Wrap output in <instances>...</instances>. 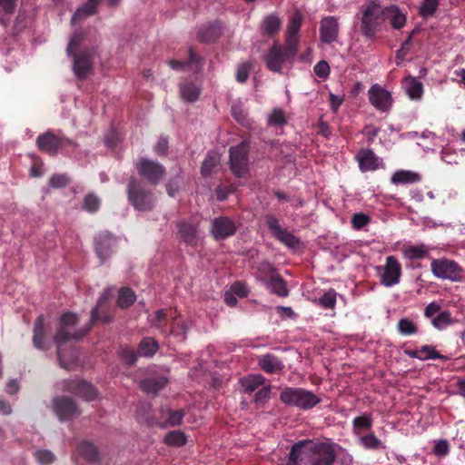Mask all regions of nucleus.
<instances>
[{
  "instance_id": "nucleus-1",
  "label": "nucleus",
  "mask_w": 465,
  "mask_h": 465,
  "mask_svg": "<svg viewBox=\"0 0 465 465\" xmlns=\"http://www.w3.org/2000/svg\"><path fill=\"white\" fill-rule=\"evenodd\" d=\"M78 322L77 315L73 312L63 313L59 320V326L56 333L54 336V341L57 346V357L62 367L68 368V363L73 362L76 355L71 351L67 357L63 349V345L69 341H79L84 337L89 331L90 327H83L74 332L70 331L71 328L74 327Z\"/></svg>"
},
{
  "instance_id": "nucleus-2",
  "label": "nucleus",
  "mask_w": 465,
  "mask_h": 465,
  "mask_svg": "<svg viewBox=\"0 0 465 465\" xmlns=\"http://www.w3.org/2000/svg\"><path fill=\"white\" fill-rule=\"evenodd\" d=\"M360 31L367 39H374L384 25L383 6L378 0H369L361 6Z\"/></svg>"
},
{
  "instance_id": "nucleus-3",
  "label": "nucleus",
  "mask_w": 465,
  "mask_h": 465,
  "mask_svg": "<svg viewBox=\"0 0 465 465\" xmlns=\"http://www.w3.org/2000/svg\"><path fill=\"white\" fill-rule=\"evenodd\" d=\"M127 197L131 205L139 212H150L155 206L156 197L153 191L135 177L129 180Z\"/></svg>"
},
{
  "instance_id": "nucleus-4",
  "label": "nucleus",
  "mask_w": 465,
  "mask_h": 465,
  "mask_svg": "<svg viewBox=\"0 0 465 465\" xmlns=\"http://www.w3.org/2000/svg\"><path fill=\"white\" fill-rule=\"evenodd\" d=\"M280 400L286 405L302 410H310L322 401V399L311 391L302 388L287 387L280 394Z\"/></svg>"
},
{
  "instance_id": "nucleus-5",
  "label": "nucleus",
  "mask_w": 465,
  "mask_h": 465,
  "mask_svg": "<svg viewBox=\"0 0 465 465\" xmlns=\"http://www.w3.org/2000/svg\"><path fill=\"white\" fill-rule=\"evenodd\" d=\"M249 151L250 144L246 141L232 146L229 150L230 169L237 178H246L249 174Z\"/></svg>"
},
{
  "instance_id": "nucleus-6",
  "label": "nucleus",
  "mask_w": 465,
  "mask_h": 465,
  "mask_svg": "<svg viewBox=\"0 0 465 465\" xmlns=\"http://www.w3.org/2000/svg\"><path fill=\"white\" fill-rule=\"evenodd\" d=\"M177 315H173L171 309H161L151 316V325L157 328L160 332L165 336L174 334L180 330L181 333L185 334L188 328L184 322L177 323Z\"/></svg>"
},
{
  "instance_id": "nucleus-7",
  "label": "nucleus",
  "mask_w": 465,
  "mask_h": 465,
  "mask_svg": "<svg viewBox=\"0 0 465 465\" xmlns=\"http://www.w3.org/2000/svg\"><path fill=\"white\" fill-rule=\"evenodd\" d=\"M306 457L311 465H331L336 453L331 444L309 440L306 445Z\"/></svg>"
},
{
  "instance_id": "nucleus-8",
  "label": "nucleus",
  "mask_w": 465,
  "mask_h": 465,
  "mask_svg": "<svg viewBox=\"0 0 465 465\" xmlns=\"http://www.w3.org/2000/svg\"><path fill=\"white\" fill-rule=\"evenodd\" d=\"M433 275L439 279L451 282L462 281V268L455 262L447 258L433 259L430 262Z\"/></svg>"
},
{
  "instance_id": "nucleus-9",
  "label": "nucleus",
  "mask_w": 465,
  "mask_h": 465,
  "mask_svg": "<svg viewBox=\"0 0 465 465\" xmlns=\"http://www.w3.org/2000/svg\"><path fill=\"white\" fill-rule=\"evenodd\" d=\"M135 168L138 174L152 185L158 184L166 173L163 165L146 158H140L135 164Z\"/></svg>"
},
{
  "instance_id": "nucleus-10",
  "label": "nucleus",
  "mask_w": 465,
  "mask_h": 465,
  "mask_svg": "<svg viewBox=\"0 0 465 465\" xmlns=\"http://www.w3.org/2000/svg\"><path fill=\"white\" fill-rule=\"evenodd\" d=\"M95 49L94 47L84 48L79 53L73 52L69 54L74 58V74L79 80H84L94 69V57Z\"/></svg>"
},
{
  "instance_id": "nucleus-11",
  "label": "nucleus",
  "mask_w": 465,
  "mask_h": 465,
  "mask_svg": "<svg viewBox=\"0 0 465 465\" xmlns=\"http://www.w3.org/2000/svg\"><path fill=\"white\" fill-rule=\"evenodd\" d=\"M36 145L39 151L54 156L58 153L59 149L68 145H74V143L65 137L58 136L47 131L37 137Z\"/></svg>"
},
{
  "instance_id": "nucleus-12",
  "label": "nucleus",
  "mask_w": 465,
  "mask_h": 465,
  "mask_svg": "<svg viewBox=\"0 0 465 465\" xmlns=\"http://www.w3.org/2000/svg\"><path fill=\"white\" fill-rule=\"evenodd\" d=\"M293 59V56L283 49V45L278 43L273 44L264 56L267 68L274 73H282V65L285 62Z\"/></svg>"
},
{
  "instance_id": "nucleus-13",
  "label": "nucleus",
  "mask_w": 465,
  "mask_h": 465,
  "mask_svg": "<svg viewBox=\"0 0 465 465\" xmlns=\"http://www.w3.org/2000/svg\"><path fill=\"white\" fill-rule=\"evenodd\" d=\"M210 231L213 239L220 241L234 235L237 227L231 218L220 216L212 220Z\"/></svg>"
},
{
  "instance_id": "nucleus-14",
  "label": "nucleus",
  "mask_w": 465,
  "mask_h": 465,
  "mask_svg": "<svg viewBox=\"0 0 465 465\" xmlns=\"http://www.w3.org/2000/svg\"><path fill=\"white\" fill-rule=\"evenodd\" d=\"M266 225L272 235L288 247H296L300 241L292 232L281 227L279 221L272 215L265 216Z\"/></svg>"
},
{
  "instance_id": "nucleus-15",
  "label": "nucleus",
  "mask_w": 465,
  "mask_h": 465,
  "mask_svg": "<svg viewBox=\"0 0 465 465\" xmlns=\"http://www.w3.org/2000/svg\"><path fill=\"white\" fill-rule=\"evenodd\" d=\"M109 290H105L100 296L97 304L91 311L90 321L86 324V327H90V330L97 322H101L102 324H109L113 321L114 317L112 313L108 309L104 307V303L106 302L109 298Z\"/></svg>"
},
{
  "instance_id": "nucleus-16",
  "label": "nucleus",
  "mask_w": 465,
  "mask_h": 465,
  "mask_svg": "<svg viewBox=\"0 0 465 465\" xmlns=\"http://www.w3.org/2000/svg\"><path fill=\"white\" fill-rule=\"evenodd\" d=\"M53 408L60 420H69L79 414L74 401L69 397H56L53 400Z\"/></svg>"
},
{
  "instance_id": "nucleus-17",
  "label": "nucleus",
  "mask_w": 465,
  "mask_h": 465,
  "mask_svg": "<svg viewBox=\"0 0 465 465\" xmlns=\"http://www.w3.org/2000/svg\"><path fill=\"white\" fill-rule=\"evenodd\" d=\"M368 94L371 104L377 110L386 112L391 106L392 98L391 93L379 84H373L368 91Z\"/></svg>"
},
{
  "instance_id": "nucleus-18",
  "label": "nucleus",
  "mask_w": 465,
  "mask_h": 465,
  "mask_svg": "<svg viewBox=\"0 0 465 465\" xmlns=\"http://www.w3.org/2000/svg\"><path fill=\"white\" fill-rule=\"evenodd\" d=\"M401 275V266L396 257L391 255L386 258V263L381 274V283L386 287H391L400 282Z\"/></svg>"
},
{
  "instance_id": "nucleus-19",
  "label": "nucleus",
  "mask_w": 465,
  "mask_h": 465,
  "mask_svg": "<svg viewBox=\"0 0 465 465\" xmlns=\"http://www.w3.org/2000/svg\"><path fill=\"white\" fill-rule=\"evenodd\" d=\"M320 39L322 43L330 45L335 42L339 35V23L335 16H325L320 22Z\"/></svg>"
},
{
  "instance_id": "nucleus-20",
  "label": "nucleus",
  "mask_w": 465,
  "mask_h": 465,
  "mask_svg": "<svg viewBox=\"0 0 465 465\" xmlns=\"http://www.w3.org/2000/svg\"><path fill=\"white\" fill-rule=\"evenodd\" d=\"M95 252L102 262L111 256L115 246V238L108 232H101L94 239Z\"/></svg>"
},
{
  "instance_id": "nucleus-21",
  "label": "nucleus",
  "mask_w": 465,
  "mask_h": 465,
  "mask_svg": "<svg viewBox=\"0 0 465 465\" xmlns=\"http://www.w3.org/2000/svg\"><path fill=\"white\" fill-rule=\"evenodd\" d=\"M177 232L182 242L190 246H195L198 242V227L188 221L183 220L177 223Z\"/></svg>"
},
{
  "instance_id": "nucleus-22",
  "label": "nucleus",
  "mask_w": 465,
  "mask_h": 465,
  "mask_svg": "<svg viewBox=\"0 0 465 465\" xmlns=\"http://www.w3.org/2000/svg\"><path fill=\"white\" fill-rule=\"evenodd\" d=\"M222 35V25L218 21L208 23L200 27L197 39L202 43H213Z\"/></svg>"
},
{
  "instance_id": "nucleus-23",
  "label": "nucleus",
  "mask_w": 465,
  "mask_h": 465,
  "mask_svg": "<svg viewBox=\"0 0 465 465\" xmlns=\"http://www.w3.org/2000/svg\"><path fill=\"white\" fill-rule=\"evenodd\" d=\"M384 22L388 19L394 29H401L407 21L406 14H404L398 5H391L383 7Z\"/></svg>"
},
{
  "instance_id": "nucleus-24",
  "label": "nucleus",
  "mask_w": 465,
  "mask_h": 465,
  "mask_svg": "<svg viewBox=\"0 0 465 465\" xmlns=\"http://www.w3.org/2000/svg\"><path fill=\"white\" fill-rule=\"evenodd\" d=\"M44 315H39L34 326L33 343L34 346L38 350L46 351L50 348L49 342L47 341L45 326H44Z\"/></svg>"
},
{
  "instance_id": "nucleus-25",
  "label": "nucleus",
  "mask_w": 465,
  "mask_h": 465,
  "mask_svg": "<svg viewBox=\"0 0 465 465\" xmlns=\"http://www.w3.org/2000/svg\"><path fill=\"white\" fill-rule=\"evenodd\" d=\"M68 389L72 393L84 398L87 401H94L97 397L96 390L85 381H74Z\"/></svg>"
},
{
  "instance_id": "nucleus-26",
  "label": "nucleus",
  "mask_w": 465,
  "mask_h": 465,
  "mask_svg": "<svg viewBox=\"0 0 465 465\" xmlns=\"http://www.w3.org/2000/svg\"><path fill=\"white\" fill-rule=\"evenodd\" d=\"M181 97L188 103L195 102L201 94V87L197 83L191 79H185L179 84Z\"/></svg>"
},
{
  "instance_id": "nucleus-27",
  "label": "nucleus",
  "mask_w": 465,
  "mask_h": 465,
  "mask_svg": "<svg viewBox=\"0 0 465 465\" xmlns=\"http://www.w3.org/2000/svg\"><path fill=\"white\" fill-rule=\"evenodd\" d=\"M282 25V19L275 14H271L263 17L260 30L265 36L272 37L280 31Z\"/></svg>"
},
{
  "instance_id": "nucleus-28",
  "label": "nucleus",
  "mask_w": 465,
  "mask_h": 465,
  "mask_svg": "<svg viewBox=\"0 0 465 465\" xmlns=\"http://www.w3.org/2000/svg\"><path fill=\"white\" fill-rule=\"evenodd\" d=\"M167 382L168 380L163 376L150 377L140 382V388L147 394L155 395L166 386Z\"/></svg>"
},
{
  "instance_id": "nucleus-29",
  "label": "nucleus",
  "mask_w": 465,
  "mask_h": 465,
  "mask_svg": "<svg viewBox=\"0 0 465 465\" xmlns=\"http://www.w3.org/2000/svg\"><path fill=\"white\" fill-rule=\"evenodd\" d=\"M357 159L362 172L376 170L378 167V157L371 149H361L358 153Z\"/></svg>"
},
{
  "instance_id": "nucleus-30",
  "label": "nucleus",
  "mask_w": 465,
  "mask_h": 465,
  "mask_svg": "<svg viewBox=\"0 0 465 465\" xmlns=\"http://www.w3.org/2000/svg\"><path fill=\"white\" fill-rule=\"evenodd\" d=\"M259 365L266 373H277L284 367L282 361L277 356L270 353L260 357Z\"/></svg>"
},
{
  "instance_id": "nucleus-31",
  "label": "nucleus",
  "mask_w": 465,
  "mask_h": 465,
  "mask_svg": "<svg viewBox=\"0 0 465 465\" xmlns=\"http://www.w3.org/2000/svg\"><path fill=\"white\" fill-rule=\"evenodd\" d=\"M202 57L196 54L193 47H190L188 50V61L183 62L181 60L172 59L168 62L170 67L173 70L183 71L185 67L189 64H195L196 70H199L202 66Z\"/></svg>"
},
{
  "instance_id": "nucleus-32",
  "label": "nucleus",
  "mask_w": 465,
  "mask_h": 465,
  "mask_svg": "<svg viewBox=\"0 0 465 465\" xmlns=\"http://www.w3.org/2000/svg\"><path fill=\"white\" fill-rule=\"evenodd\" d=\"M162 417H166V420L159 424L161 428L175 427L182 424L185 412L183 410H162Z\"/></svg>"
},
{
  "instance_id": "nucleus-33",
  "label": "nucleus",
  "mask_w": 465,
  "mask_h": 465,
  "mask_svg": "<svg viewBox=\"0 0 465 465\" xmlns=\"http://www.w3.org/2000/svg\"><path fill=\"white\" fill-rule=\"evenodd\" d=\"M159 350V343L153 337H144L138 344L137 353L141 357L152 358Z\"/></svg>"
},
{
  "instance_id": "nucleus-34",
  "label": "nucleus",
  "mask_w": 465,
  "mask_h": 465,
  "mask_svg": "<svg viewBox=\"0 0 465 465\" xmlns=\"http://www.w3.org/2000/svg\"><path fill=\"white\" fill-rule=\"evenodd\" d=\"M265 378L262 374H250L240 380L241 386L245 393H252L263 385Z\"/></svg>"
},
{
  "instance_id": "nucleus-35",
  "label": "nucleus",
  "mask_w": 465,
  "mask_h": 465,
  "mask_svg": "<svg viewBox=\"0 0 465 465\" xmlns=\"http://www.w3.org/2000/svg\"><path fill=\"white\" fill-rule=\"evenodd\" d=\"M402 85L411 99H419L423 93V84L413 76L405 77Z\"/></svg>"
},
{
  "instance_id": "nucleus-36",
  "label": "nucleus",
  "mask_w": 465,
  "mask_h": 465,
  "mask_svg": "<svg viewBox=\"0 0 465 465\" xmlns=\"http://www.w3.org/2000/svg\"><path fill=\"white\" fill-rule=\"evenodd\" d=\"M265 284L273 293L280 297H286L289 294L285 281L278 273L269 279Z\"/></svg>"
},
{
  "instance_id": "nucleus-37",
  "label": "nucleus",
  "mask_w": 465,
  "mask_h": 465,
  "mask_svg": "<svg viewBox=\"0 0 465 465\" xmlns=\"http://www.w3.org/2000/svg\"><path fill=\"white\" fill-rule=\"evenodd\" d=\"M420 181V175L411 171H397L391 177L394 184L415 183Z\"/></svg>"
},
{
  "instance_id": "nucleus-38",
  "label": "nucleus",
  "mask_w": 465,
  "mask_h": 465,
  "mask_svg": "<svg viewBox=\"0 0 465 465\" xmlns=\"http://www.w3.org/2000/svg\"><path fill=\"white\" fill-rule=\"evenodd\" d=\"M98 3L89 2L77 8L72 17V24L75 25L82 19L96 14Z\"/></svg>"
},
{
  "instance_id": "nucleus-39",
  "label": "nucleus",
  "mask_w": 465,
  "mask_h": 465,
  "mask_svg": "<svg viewBox=\"0 0 465 465\" xmlns=\"http://www.w3.org/2000/svg\"><path fill=\"white\" fill-rule=\"evenodd\" d=\"M275 268L268 261H262L256 266V278L265 283L269 279L276 274Z\"/></svg>"
},
{
  "instance_id": "nucleus-40",
  "label": "nucleus",
  "mask_w": 465,
  "mask_h": 465,
  "mask_svg": "<svg viewBox=\"0 0 465 465\" xmlns=\"http://www.w3.org/2000/svg\"><path fill=\"white\" fill-rule=\"evenodd\" d=\"M136 301L134 292L129 287H122L118 292L117 306L122 309L131 307Z\"/></svg>"
},
{
  "instance_id": "nucleus-41",
  "label": "nucleus",
  "mask_w": 465,
  "mask_h": 465,
  "mask_svg": "<svg viewBox=\"0 0 465 465\" xmlns=\"http://www.w3.org/2000/svg\"><path fill=\"white\" fill-rule=\"evenodd\" d=\"M80 455L90 462H95L99 459V453L96 447L90 441H82L78 446Z\"/></svg>"
},
{
  "instance_id": "nucleus-42",
  "label": "nucleus",
  "mask_w": 465,
  "mask_h": 465,
  "mask_svg": "<svg viewBox=\"0 0 465 465\" xmlns=\"http://www.w3.org/2000/svg\"><path fill=\"white\" fill-rule=\"evenodd\" d=\"M307 443H309V440H301L292 447L286 465H300L299 460L302 455H306Z\"/></svg>"
},
{
  "instance_id": "nucleus-43",
  "label": "nucleus",
  "mask_w": 465,
  "mask_h": 465,
  "mask_svg": "<svg viewBox=\"0 0 465 465\" xmlns=\"http://www.w3.org/2000/svg\"><path fill=\"white\" fill-rule=\"evenodd\" d=\"M428 249L424 244L409 245L404 247L403 254L409 260H420L426 257Z\"/></svg>"
},
{
  "instance_id": "nucleus-44",
  "label": "nucleus",
  "mask_w": 465,
  "mask_h": 465,
  "mask_svg": "<svg viewBox=\"0 0 465 465\" xmlns=\"http://www.w3.org/2000/svg\"><path fill=\"white\" fill-rule=\"evenodd\" d=\"M186 436L181 430H172L168 432L163 440L166 445L173 447H182L186 444Z\"/></svg>"
},
{
  "instance_id": "nucleus-45",
  "label": "nucleus",
  "mask_w": 465,
  "mask_h": 465,
  "mask_svg": "<svg viewBox=\"0 0 465 465\" xmlns=\"http://www.w3.org/2000/svg\"><path fill=\"white\" fill-rule=\"evenodd\" d=\"M101 199L94 193H87L82 203V209L87 213H94L99 210Z\"/></svg>"
},
{
  "instance_id": "nucleus-46",
  "label": "nucleus",
  "mask_w": 465,
  "mask_h": 465,
  "mask_svg": "<svg viewBox=\"0 0 465 465\" xmlns=\"http://www.w3.org/2000/svg\"><path fill=\"white\" fill-rule=\"evenodd\" d=\"M454 322L451 313L449 311L440 312L432 318L431 324L437 330H444Z\"/></svg>"
},
{
  "instance_id": "nucleus-47",
  "label": "nucleus",
  "mask_w": 465,
  "mask_h": 465,
  "mask_svg": "<svg viewBox=\"0 0 465 465\" xmlns=\"http://www.w3.org/2000/svg\"><path fill=\"white\" fill-rule=\"evenodd\" d=\"M336 292L333 289H330L316 301V303L323 309H334L336 305Z\"/></svg>"
},
{
  "instance_id": "nucleus-48",
  "label": "nucleus",
  "mask_w": 465,
  "mask_h": 465,
  "mask_svg": "<svg viewBox=\"0 0 465 465\" xmlns=\"http://www.w3.org/2000/svg\"><path fill=\"white\" fill-rule=\"evenodd\" d=\"M398 331L404 336L413 335L418 332V327L409 318H402L397 323Z\"/></svg>"
},
{
  "instance_id": "nucleus-49",
  "label": "nucleus",
  "mask_w": 465,
  "mask_h": 465,
  "mask_svg": "<svg viewBox=\"0 0 465 465\" xmlns=\"http://www.w3.org/2000/svg\"><path fill=\"white\" fill-rule=\"evenodd\" d=\"M360 442L367 450H378L384 448L381 440L373 432L360 437Z\"/></svg>"
},
{
  "instance_id": "nucleus-50",
  "label": "nucleus",
  "mask_w": 465,
  "mask_h": 465,
  "mask_svg": "<svg viewBox=\"0 0 465 465\" xmlns=\"http://www.w3.org/2000/svg\"><path fill=\"white\" fill-rule=\"evenodd\" d=\"M440 5V0H423L419 15L424 18L432 16Z\"/></svg>"
},
{
  "instance_id": "nucleus-51",
  "label": "nucleus",
  "mask_w": 465,
  "mask_h": 465,
  "mask_svg": "<svg viewBox=\"0 0 465 465\" xmlns=\"http://www.w3.org/2000/svg\"><path fill=\"white\" fill-rule=\"evenodd\" d=\"M372 418L371 414L363 413L352 420L353 430L356 434L360 430H369L372 426Z\"/></svg>"
},
{
  "instance_id": "nucleus-52",
  "label": "nucleus",
  "mask_w": 465,
  "mask_h": 465,
  "mask_svg": "<svg viewBox=\"0 0 465 465\" xmlns=\"http://www.w3.org/2000/svg\"><path fill=\"white\" fill-rule=\"evenodd\" d=\"M420 361H426V360H447L448 357L440 354L438 351L435 350V348L431 345H423L420 349Z\"/></svg>"
},
{
  "instance_id": "nucleus-53",
  "label": "nucleus",
  "mask_w": 465,
  "mask_h": 465,
  "mask_svg": "<svg viewBox=\"0 0 465 465\" xmlns=\"http://www.w3.org/2000/svg\"><path fill=\"white\" fill-rule=\"evenodd\" d=\"M302 21H303L302 14L299 10H296L290 17L286 32H290L292 35L299 34V31L302 25Z\"/></svg>"
},
{
  "instance_id": "nucleus-54",
  "label": "nucleus",
  "mask_w": 465,
  "mask_h": 465,
  "mask_svg": "<svg viewBox=\"0 0 465 465\" xmlns=\"http://www.w3.org/2000/svg\"><path fill=\"white\" fill-rule=\"evenodd\" d=\"M137 354L138 353L129 346H123L119 351L120 358L123 360L124 364L128 366H133L135 364L137 361Z\"/></svg>"
},
{
  "instance_id": "nucleus-55",
  "label": "nucleus",
  "mask_w": 465,
  "mask_h": 465,
  "mask_svg": "<svg viewBox=\"0 0 465 465\" xmlns=\"http://www.w3.org/2000/svg\"><path fill=\"white\" fill-rule=\"evenodd\" d=\"M299 40V34L292 35L290 32H286V45H283V49L286 50L288 54H290L293 57L295 56L298 51Z\"/></svg>"
},
{
  "instance_id": "nucleus-56",
  "label": "nucleus",
  "mask_w": 465,
  "mask_h": 465,
  "mask_svg": "<svg viewBox=\"0 0 465 465\" xmlns=\"http://www.w3.org/2000/svg\"><path fill=\"white\" fill-rule=\"evenodd\" d=\"M252 66L253 64L251 61L243 62L238 65L236 71V80L238 83L243 84L247 81Z\"/></svg>"
},
{
  "instance_id": "nucleus-57",
  "label": "nucleus",
  "mask_w": 465,
  "mask_h": 465,
  "mask_svg": "<svg viewBox=\"0 0 465 465\" xmlns=\"http://www.w3.org/2000/svg\"><path fill=\"white\" fill-rule=\"evenodd\" d=\"M36 460L41 465H49L54 461L55 456L48 450H39L34 453Z\"/></svg>"
},
{
  "instance_id": "nucleus-58",
  "label": "nucleus",
  "mask_w": 465,
  "mask_h": 465,
  "mask_svg": "<svg viewBox=\"0 0 465 465\" xmlns=\"http://www.w3.org/2000/svg\"><path fill=\"white\" fill-rule=\"evenodd\" d=\"M84 34L78 30V31H75L71 39H70V42L68 44V46H67V49H66V52H67V54H73V52H75L76 48L80 45V44L84 41Z\"/></svg>"
},
{
  "instance_id": "nucleus-59",
  "label": "nucleus",
  "mask_w": 465,
  "mask_h": 465,
  "mask_svg": "<svg viewBox=\"0 0 465 465\" xmlns=\"http://www.w3.org/2000/svg\"><path fill=\"white\" fill-rule=\"evenodd\" d=\"M268 122L272 125H284L286 124V118L282 109L275 108L272 110L269 116Z\"/></svg>"
},
{
  "instance_id": "nucleus-60",
  "label": "nucleus",
  "mask_w": 465,
  "mask_h": 465,
  "mask_svg": "<svg viewBox=\"0 0 465 465\" xmlns=\"http://www.w3.org/2000/svg\"><path fill=\"white\" fill-rule=\"evenodd\" d=\"M216 165L215 157L208 154L202 163L201 173L203 176H209Z\"/></svg>"
},
{
  "instance_id": "nucleus-61",
  "label": "nucleus",
  "mask_w": 465,
  "mask_h": 465,
  "mask_svg": "<svg viewBox=\"0 0 465 465\" xmlns=\"http://www.w3.org/2000/svg\"><path fill=\"white\" fill-rule=\"evenodd\" d=\"M370 217L363 213H354L351 219V223L354 229L360 230L370 223Z\"/></svg>"
},
{
  "instance_id": "nucleus-62",
  "label": "nucleus",
  "mask_w": 465,
  "mask_h": 465,
  "mask_svg": "<svg viewBox=\"0 0 465 465\" xmlns=\"http://www.w3.org/2000/svg\"><path fill=\"white\" fill-rule=\"evenodd\" d=\"M70 183L65 174H54L49 180V185L53 188H64Z\"/></svg>"
},
{
  "instance_id": "nucleus-63",
  "label": "nucleus",
  "mask_w": 465,
  "mask_h": 465,
  "mask_svg": "<svg viewBox=\"0 0 465 465\" xmlns=\"http://www.w3.org/2000/svg\"><path fill=\"white\" fill-rule=\"evenodd\" d=\"M314 74L321 79H326L330 74V66L324 60L318 62L313 68Z\"/></svg>"
},
{
  "instance_id": "nucleus-64",
  "label": "nucleus",
  "mask_w": 465,
  "mask_h": 465,
  "mask_svg": "<svg viewBox=\"0 0 465 465\" xmlns=\"http://www.w3.org/2000/svg\"><path fill=\"white\" fill-rule=\"evenodd\" d=\"M271 386L262 387L254 395V401L256 404H263L270 398Z\"/></svg>"
}]
</instances>
